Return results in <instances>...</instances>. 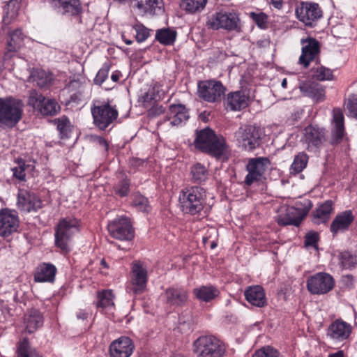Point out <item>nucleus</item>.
<instances>
[{
    "instance_id": "nucleus-3",
    "label": "nucleus",
    "mask_w": 357,
    "mask_h": 357,
    "mask_svg": "<svg viewBox=\"0 0 357 357\" xmlns=\"http://www.w3.org/2000/svg\"><path fill=\"white\" fill-rule=\"evenodd\" d=\"M24 105L21 100L13 98H0V127L11 128L22 119Z\"/></svg>"
},
{
    "instance_id": "nucleus-34",
    "label": "nucleus",
    "mask_w": 357,
    "mask_h": 357,
    "mask_svg": "<svg viewBox=\"0 0 357 357\" xmlns=\"http://www.w3.org/2000/svg\"><path fill=\"white\" fill-rule=\"evenodd\" d=\"M194 294L199 300L209 302L218 296L220 291L212 285H203L194 289Z\"/></svg>"
},
{
    "instance_id": "nucleus-12",
    "label": "nucleus",
    "mask_w": 357,
    "mask_h": 357,
    "mask_svg": "<svg viewBox=\"0 0 357 357\" xmlns=\"http://www.w3.org/2000/svg\"><path fill=\"white\" fill-rule=\"evenodd\" d=\"M111 236L119 240L130 241L134 237V230L130 220L124 216L114 219L107 225Z\"/></svg>"
},
{
    "instance_id": "nucleus-14",
    "label": "nucleus",
    "mask_w": 357,
    "mask_h": 357,
    "mask_svg": "<svg viewBox=\"0 0 357 357\" xmlns=\"http://www.w3.org/2000/svg\"><path fill=\"white\" fill-rule=\"evenodd\" d=\"M270 164L267 158H256L249 160L246 169L248 174L245 178V183L247 185H251L254 182L261 179L266 168Z\"/></svg>"
},
{
    "instance_id": "nucleus-41",
    "label": "nucleus",
    "mask_w": 357,
    "mask_h": 357,
    "mask_svg": "<svg viewBox=\"0 0 357 357\" xmlns=\"http://www.w3.org/2000/svg\"><path fill=\"white\" fill-rule=\"evenodd\" d=\"M114 295L112 290H104L98 294V301L96 306L98 307L105 308L114 305Z\"/></svg>"
},
{
    "instance_id": "nucleus-61",
    "label": "nucleus",
    "mask_w": 357,
    "mask_h": 357,
    "mask_svg": "<svg viewBox=\"0 0 357 357\" xmlns=\"http://www.w3.org/2000/svg\"><path fill=\"white\" fill-rule=\"evenodd\" d=\"M130 163L132 166L139 167V166L143 165V164L144 163V161L139 158H132L130 161Z\"/></svg>"
},
{
    "instance_id": "nucleus-36",
    "label": "nucleus",
    "mask_w": 357,
    "mask_h": 357,
    "mask_svg": "<svg viewBox=\"0 0 357 357\" xmlns=\"http://www.w3.org/2000/svg\"><path fill=\"white\" fill-rule=\"evenodd\" d=\"M177 33L170 28H162L157 30L155 39L162 45H171L176 40Z\"/></svg>"
},
{
    "instance_id": "nucleus-55",
    "label": "nucleus",
    "mask_w": 357,
    "mask_h": 357,
    "mask_svg": "<svg viewBox=\"0 0 357 357\" xmlns=\"http://www.w3.org/2000/svg\"><path fill=\"white\" fill-rule=\"evenodd\" d=\"M319 239V234L317 232L307 233L305 236V245L306 247H312L317 250V242Z\"/></svg>"
},
{
    "instance_id": "nucleus-49",
    "label": "nucleus",
    "mask_w": 357,
    "mask_h": 357,
    "mask_svg": "<svg viewBox=\"0 0 357 357\" xmlns=\"http://www.w3.org/2000/svg\"><path fill=\"white\" fill-rule=\"evenodd\" d=\"M136 32V40L138 43L145 41L149 36V29L141 23H137L133 26Z\"/></svg>"
},
{
    "instance_id": "nucleus-22",
    "label": "nucleus",
    "mask_w": 357,
    "mask_h": 357,
    "mask_svg": "<svg viewBox=\"0 0 357 357\" xmlns=\"http://www.w3.org/2000/svg\"><path fill=\"white\" fill-rule=\"evenodd\" d=\"M165 302L169 306L178 307L184 305L188 298L187 291L178 287L167 288L164 293Z\"/></svg>"
},
{
    "instance_id": "nucleus-64",
    "label": "nucleus",
    "mask_w": 357,
    "mask_h": 357,
    "mask_svg": "<svg viewBox=\"0 0 357 357\" xmlns=\"http://www.w3.org/2000/svg\"><path fill=\"white\" fill-rule=\"evenodd\" d=\"M111 79L114 82H118L119 79V73H112V75H111Z\"/></svg>"
},
{
    "instance_id": "nucleus-18",
    "label": "nucleus",
    "mask_w": 357,
    "mask_h": 357,
    "mask_svg": "<svg viewBox=\"0 0 357 357\" xmlns=\"http://www.w3.org/2000/svg\"><path fill=\"white\" fill-rule=\"evenodd\" d=\"M355 220V215L351 210H346L338 213L330 226L333 236L349 230Z\"/></svg>"
},
{
    "instance_id": "nucleus-29",
    "label": "nucleus",
    "mask_w": 357,
    "mask_h": 357,
    "mask_svg": "<svg viewBox=\"0 0 357 357\" xmlns=\"http://www.w3.org/2000/svg\"><path fill=\"white\" fill-rule=\"evenodd\" d=\"M56 273V268L52 264L43 263L36 268L34 280L39 282H52Z\"/></svg>"
},
{
    "instance_id": "nucleus-47",
    "label": "nucleus",
    "mask_w": 357,
    "mask_h": 357,
    "mask_svg": "<svg viewBox=\"0 0 357 357\" xmlns=\"http://www.w3.org/2000/svg\"><path fill=\"white\" fill-rule=\"evenodd\" d=\"M44 100L45 97L41 93L35 90L30 91L28 104L32 106L34 109H36L38 111L40 107L43 106L42 104Z\"/></svg>"
},
{
    "instance_id": "nucleus-8",
    "label": "nucleus",
    "mask_w": 357,
    "mask_h": 357,
    "mask_svg": "<svg viewBox=\"0 0 357 357\" xmlns=\"http://www.w3.org/2000/svg\"><path fill=\"white\" fill-rule=\"evenodd\" d=\"M148 281V271L146 264L141 261H135L131 264L130 283L128 289L134 294H142Z\"/></svg>"
},
{
    "instance_id": "nucleus-40",
    "label": "nucleus",
    "mask_w": 357,
    "mask_h": 357,
    "mask_svg": "<svg viewBox=\"0 0 357 357\" xmlns=\"http://www.w3.org/2000/svg\"><path fill=\"white\" fill-rule=\"evenodd\" d=\"M308 162V156L306 153L301 152L295 156L294 160L291 166V170L295 174L300 173L307 166Z\"/></svg>"
},
{
    "instance_id": "nucleus-5",
    "label": "nucleus",
    "mask_w": 357,
    "mask_h": 357,
    "mask_svg": "<svg viewBox=\"0 0 357 357\" xmlns=\"http://www.w3.org/2000/svg\"><path fill=\"white\" fill-rule=\"evenodd\" d=\"M79 230V221L77 218L67 217L61 219L55 231V243L62 251L68 252V243L72 236Z\"/></svg>"
},
{
    "instance_id": "nucleus-32",
    "label": "nucleus",
    "mask_w": 357,
    "mask_h": 357,
    "mask_svg": "<svg viewBox=\"0 0 357 357\" xmlns=\"http://www.w3.org/2000/svg\"><path fill=\"white\" fill-rule=\"evenodd\" d=\"M24 35L20 29H17L8 33L6 45V55L18 51L23 44Z\"/></svg>"
},
{
    "instance_id": "nucleus-51",
    "label": "nucleus",
    "mask_w": 357,
    "mask_h": 357,
    "mask_svg": "<svg viewBox=\"0 0 357 357\" xmlns=\"http://www.w3.org/2000/svg\"><path fill=\"white\" fill-rule=\"evenodd\" d=\"M252 357H278V352L271 347H264L257 350Z\"/></svg>"
},
{
    "instance_id": "nucleus-23",
    "label": "nucleus",
    "mask_w": 357,
    "mask_h": 357,
    "mask_svg": "<svg viewBox=\"0 0 357 357\" xmlns=\"http://www.w3.org/2000/svg\"><path fill=\"white\" fill-rule=\"evenodd\" d=\"M351 333V326L349 324L336 320L329 326L327 335L335 341L342 342L349 337Z\"/></svg>"
},
{
    "instance_id": "nucleus-6",
    "label": "nucleus",
    "mask_w": 357,
    "mask_h": 357,
    "mask_svg": "<svg viewBox=\"0 0 357 357\" xmlns=\"http://www.w3.org/2000/svg\"><path fill=\"white\" fill-rule=\"evenodd\" d=\"M234 137L238 147L246 151H252L260 145V130L255 126H241L235 132Z\"/></svg>"
},
{
    "instance_id": "nucleus-31",
    "label": "nucleus",
    "mask_w": 357,
    "mask_h": 357,
    "mask_svg": "<svg viewBox=\"0 0 357 357\" xmlns=\"http://www.w3.org/2000/svg\"><path fill=\"white\" fill-rule=\"evenodd\" d=\"M305 141L309 147L318 146L325 140V132L323 128L310 126L305 129Z\"/></svg>"
},
{
    "instance_id": "nucleus-10",
    "label": "nucleus",
    "mask_w": 357,
    "mask_h": 357,
    "mask_svg": "<svg viewBox=\"0 0 357 357\" xmlns=\"http://www.w3.org/2000/svg\"><path fill=\"white\" fill-rule=\"evenodd\" d=\"M307 290L314 295H323L335 287V280L329 273L319 272L309 277L306 282Z\"/></svg>"
},
{
    "instance_id": "nucleus-46",
    "label": "nucleus",
    "mask_w": 357,
    "mask_h": 357,
    "mask_svg": "<svg viewBox=\"0 0 357 357\" xmlns=\"http://www.w3.org/2000/svg\"><path fill=\"white\" fill-rule=\"evenodd\" d=\"M57 129L61 137H68L70 132V123L66 116H62L56 120Z\"/></svg>"
},
{
    "instance_id": "nucleus-2",
    "label": "nucleus",
    "mask_w": 357,
    "mask_h": 357,
    "mask_svg": "<svg viewBox=\"0 0 357 357\" xmlns=\"http://www.w3.org/2000/svg\"><path fill=\"white\" fill-rule=\"evenodd\" d=\"M178 199L181 210L184 213L196 215L199 213L206 205V192L201 187H187L181 191Z\"/></svg>"
},
{
    "instance_id": "nucleus-16",
    "label": "nucleus",
    "mask_w": 357,
    "mask_h": 357,
    "mask_svg": "<svg viewBox=\"0 0 357 357\" xmlns=\"http://www.w3.org/2000/svg\"><path fill=\"white\" fill-rule=\"evenodd\" d=\"M302 45L301 54L298 59V63L304 68H307L320 52L319 43L313 38L307 37L301 40Z\"/></svg>"
},
{
    "instance_id": "nucleus-44",
    "label": "nucleus",
    "mask_w": 357,
    "mask_h": 357,
    "mask_svg": "<svg viewBox=\"0 0 357 357\" xmlns=\"http://www.w3.org/2000/svg\"><path fill=\"white\" fill-rule=\"evenodd\" d=\"M340 262L344 268H351L357 264V256L349 252H344L340 255Z\"/></svg>"
},
{
    "instance_id": "nucleus-42",
    "label": "nucleus",
    "mask_w": 357,
    "mask_h": 357,
    "mask_svg": "<svg viewBox=\"0 0 357 357\" xmlns=\"http://www.w3.org/2000/svg\"><path fill=\"white\" fill-rule=\"evenodd\" d=\"M18 357H40V355L29 345L27 339H24L18 348Z\"/></svg>"
},
{
    "instance_id": "nucleus-7",
    "label": "nucleus",
    "mask_w": 357,
    "mask_h": 357,
    "mask_svg": "<svg viewBox=\"0 0 357 357\" xmlns=\"http://www.w3.org/2000/svg\"><path fill=\"white\" fill-rule=\"evenodd\" d=\"M225 91V87L218 80L210 79L198 82V96L207 102H220Z\"/></svg>"
},
{
    "instance_id": "nucleus-54",
    "label": "nucleus",
    "mask_w": 357,
    "mask_h": 357,
    "mask_svg": "<svg viewBox=\"0 0 357 357\" xmlns=\"http://www.w3.org/2000/svg\"><path fill=\"white\" fill-rule=\"evenodd\" d=\"M346 109L349 116L357 117V96H352L348 99L346 103Z\"/></svg>"
},
{
    "instance_id": "nucleus-50",
    "label": "nucleus",
    "mask_w": 357,
    "mask_h": 357,
    "mask_svg": "<svg viewBox=\"0 0 357 357\" xmlns=\"http://www.w3.org/2000/svg\"><path fill=\"white\" fill-rule=\"evenodd\" d=\"M184 3L188 11L195 13L204 8L206 0H184Z\"/></svg>"
},
{
    "instance_id": "nucleus-53",
    "label": "nucleus",
    "mask_w": 357,
    "mask_h": 357,
    "mask_svg": "<svg viewBox=\"0 0 357 357\" xmlns=\"http://www.w3.org/2000/svg\"><path fill=\"white\" fill-rule=\"evenodd\" d=\"M109 70V66L107 63H104L102 67L97 73V75L94 79V83L98 85H101L107 78Z\"/></svg>"
},
{
    "instance_id": "nucleus-13",
    "label": "nucleus",
    "mask_w": 357,
    "mask_h": 357,
    "mask_svg": "<svg viewBox=\"0 0 357 357\" xmlns=\"http://www.w3.org/2000/svg\"><path fill=\"white\" fill-rule=\"evenodd\" d=\"M20 226L18 213L15 210L0 209V236L8 237L16 232Z\"/></svg>"
},
{
    "instance_id": "nucleus-62",
    "label": "nucleus",
    "mask_w": 357,
    "mask_h": 357,
    "mask_svg": "<svg viewBox=\"0 0 357 357\" xmlns=\"http://www.w3.org/2000/svg\"><path fill=\"white\" fill-rule=\"evenodd\" d=\"M272 5L277 9H280L282 6V0H271Z\"/></svg>"
},
{
    "instance_id": "nucleus-59",
    "label": "nucleus",
    "mask_w": 357,
    "mask_h": 357,
    "mask_svg": "<svg viewBox=\"0 0 357 357\" xmlns=\"http://www.w3.org/2000/svg\"><path fill=\"white\" fill-rule=\"evenodd\" d=\"M76 317L78 319H82V320H85L88 318L89 317V313L86 312L85 310H79L77 313H76Z\"/></svg>"
},
{
    "instance_id": "nucleus-52",
    "label": "nucleus",
    "mask_w": 357,
    "mask_h": 357,
    "mask_svg": "<svg viewBox=\"0 0 357 357\" xmlns=\"http://www.w3.org/2000/svg\"><path fill=\"white\" fill-rule=\"evenodd\" d=\"M130 181L127 178L120 181L114 187L116 194L121 197H125L129 193Z\"/></svg>"
},
{
    "instance_id": "nucleus-33",
    "label": "nucleus",
    "mask_w": 357,
    "mask_h": 357,
    "mask_svg": "<svg viewBox=\"0 0 357 357\" xmlns=\"http://www.w3.org/2000/svg\"><path fill=\"white\" fill-rule=\"evenodd\" d=\"M26 331L32 333L43 324V317L38 310H31L25 318Z\"/></svg>"
},
{
    "instance_id": "nucleus-20",
    "label": "nucleus",
    "mask_w": 357,
    "mask_h": 357,
    "mask_svg": "<svg viewBox=\"0 0 357 357\" xmlns=\"http://www.w3.org/2000/svg\"><path fill=\"white\" fill-rule=\"evenodd\" d=\"M310 208L301 209L294 206L288 207L284 215H278V223L280 225L299 226Z\"/></svg>"
},
{
    "instance_id": "nucleus-1",
    "label": "nucleus",
    "mask_w": 357,
    "mask_h": 357,
    "mask_svg": "<svg viewBox=\"0 0 357 357\" xmlns=\"http://www.w3.org/2000/svg\"><path fill=\"white\" fill-rule=\"evenodd\" d=\"M195 146L202 152L220 158L227 151L225 139L209 128L197 131Z\"/></svg>"
},
{
    "instance_id": "nucleus-24",
    "label": "nucleus",
    "mask_w": 357,
    "mask_h": 357,
    "mask_svg": "<svg viewBox=\"0 0 357 357\" xmlns=\"http://www.w3.org/2000/svg\"><path fill=\"white\" fill-rule=\"evenodd\" d=\"M188 118V112L185 105H172L169 106L165 121H169V124L172 126H181L186 122Z\"/></svg>"
},
{
    "instance_id": "nucleus-37",
    "label": "nucleus",
    "mask_w": 357,
    "mask_h": 357,
    "mask_svg": "<svg viewBox=\"0 0 357 357\" xmlns=\"http://www.w3.org/2000/svg\"><path fill=\"white\" fill-rule=\"evenodd\" d=\"M190 176L194 183H201L208 178V172L203 165L197 163L191 167Z\"/></svg>"
},
{
    "instance_id": "nucleus-15",
    "label": "nucleus",
    "mask_w": 357,
    "mask_h": 357,
    "mask_svg": "<svg viewBox=\"0 0 357 357\" xmlns=\"http://www.w3.org/2000/svg\"><path fill=\"white\" fill-rule=\"evenodd\" d=\"M238 17L234 13H218L208 21V27L213 29L235 30L238 27Z\"/></svg>"
},
{
    "instance_id": "nucleus-43",
    "label": "nucleus",
    "mask_w": 357,
    "mask_h": 357,
    "mask_svg": "<svg viewBox=\"0 0 357 357\" xmlns=\"http://www.w3.org/2000/svg\"><path fill=\"white\" fill-rule=\"evenodd\" d=\"M313 77L319 81L332 80L333 79V71L324 66H318L312 69Z\"/></svg>"
},
{
    "instance_id": "nucleus-19",
    "label": "nucleus",
    "mask_w": 357,
    "mask_h": 357,
    "mask_svg": "<svg viewBox=\"0 0 357 357\" xmlns=\"http://www.w3.org/2000/svg\"><path fill=\"white\" fill-rule=\"evenodd\" d=\"M134 348L135 346L131 339L123 336L111 343L109 354L111 357H130Z\"/></svg>"
},
{
    "instance_id": "nucleus-28",
    "label": "nucleus",
    "mask_w": 357,
    "mask_h": 357,
    "mask_svg": "<svg viewBox=\"0 0 357 357\" xmlns=\"http://www.w3.org/2000/svg\"><path fill=\"white\" fill-rule=\"evenodd\" d=\"M344 118L342 112L339 108L333 110L332 136L335 142H339L344 135Z\"/></svg>"
},
{
    "instance_id": "nucleus-27",
    "label": "nucleus",
    "mask_w": 357,
    "mask_h": 357,
    "mask_svg": "<svg viewBox=\"0 0 357 357\" xmlns=\"http://www.w3.org/2000/svg\"><path fill=\"white\" fill-rule=\"evenodd\" d=\"M249 103V96L244 91H237L229 93L226 98L227 108L239 111L245 108Z\"/></svg>"
},
{
    "instance_id": "nucleus-4",
    "label": "nucleus",
    "mask_w": 357,
    "mask_h": 357,
    "mask_svg": "<svg viewBox=\"0 0 357 357\" xmlns=\"http://www.w3.org/2000/svg\"><path fill=\"white\" fill-rule=\"evenodd\" d=\"M193 351L197 357H223L225 347L214 336L204 335L195 341Z\"/></svg>"
},
{
    "instance_id": "nucleus-26",
    "label": "nucleus",
    "mask_w": 357,
    "mask_h": 357,
    "mask_svg": "<svg viewBox=\"0 0 357 357\" xmlns=\"http://www.w3.org/2000/svg\"><path fill=\"white\" fill-rule=\"evenodd\" d=\"M51 4L63 15H78L82 13L79 0H52Z\"/></svg>"
},
{
    "instance_id": "nucleus-30",
    "label": "nucleus",
    "mask_w": 357,
    "mask_h": 357,
    "mask_svg": "<svg viewBox=\"0 0 357 357\" xmlns=\"http://www.w3.org/2000/svg\"><path fill=\"white\" fill-rule=\"evenodd\" d=\"M245 296L248 302L257 307H261L266 303L264 289L258 285L248 287L245 291Z\"/></svg>"
},
{
    "instance_id": "nucleus-25",
    "label": "nucleus",
    "mask_w": 357,
    "mask_h": 357,
    "mask_svg": "<svg viewBox=\"0 0 357 357\" xmlns=\"http://www.w3.org/2000/svg\"><path fill=\"white\" fill-rule=\"evenodd\" d=\"M299 89L305 96L310 97L317 102H322L325 99V89L319 83L303 82L300 84Z\"/></svg>"
},
{
    "instance_id": "nucleus-60",
    "label": "nucleus",
    "mask_w": 357,
    "mask_h": 357,
    "mask_svg": "<svg viewBox=\"0 0 357 357\" xmlns=\"http://www.w3.org/2000/svg\"><path fill=\"white\" fill-rule=\"evenodd\" d=\"M178 328L181 331H184V332L190 331L191 330L190 323V322H188V323H186V322L181 323L180 325H179Z\"/></svg>"
},
{
    "instance_id": "nucleus-57",
    "label": "nucleus",
    "mask_w": 357,
    "mask_h": 357,
    "mask_svg": "<svg viewBox=\"0 0 357 357\" xmlns=\"http://www.w3.org/2000/svg\"><path fill=\"white\" fill-rule=\"evenodd\" d=\"M152 93L155 95L156 100H160L165 97V91L162 89V86L159 83H155L150 88Z\"/></svg>"
},
{
    "instance_id": "nucleus-39",
    "label": "nucleus",
    "mask_w": 357,
    "mask_h": 357,
    "mask_svg": "<svg viewBox=\"0 0 357 357\" xmlns=\"http://www.w3.org/2000/svg\"><path fill=\"white\" fill-rule=\"evenodd\" d=\"M34 168L33 164H26V162L22 159L17 160V166L12 168L13 176L20 181H25L26 173L25 171L30 169L32 170Z\"/></svg>"
},
{
    "instance_id": "nucleus-45",
    "label": "nucleus",
    "mask_w": 357,
    "mask_h": 357,
    "mask_svg": "<svg viewBox=\"0 0 357 357\" xmlns=\"http://www.w3.org/2000/svg\"><path fill=\"white\" fill-rule=\"evenodd\" d=\"M33 81L40 87H43L49 84L52 79L50 75L43 70H36L32 74Z\"/></svg>"
},
{
    "instance_id": "nucleus-9",
    "label": "nucleus",
    "mask_w": 357,
    "mask_h": 357,
    "mask_svg": "<svg viewBox=\"0 0 357 357\" xmlns=\"http://www.w3.org/2000/svg\"><path fill=\"white\" fill-rule=\"evenodd\" d=\"M97 103L91 108L93 121L100 130H105L117 119L118 111L109 102Z\"/></svg>"
},
{
    "instance_id": "nucleus-58",
    "label": "nucleus",
    "mask_w": 357,
    "mask_h": 357,
    "mask_svg": "<svg viewBox=\"0 0 357 357\" xmlns=\"http://www.w3.org/2000/svg\"><path fill=\"white\" fill-rule=\"evenodd\" d=\"M144 103H149L152 100L157 101L155 95L152 93L151 89H149L142 96Z\"/></svg>"
},
{
    "instance_id": "nucleus-35",
    "label": "nucleus",
    "mask_w": 357,
    "mask_h": 357,
    "mask_svg": "<svg viewBox=\"0 0 357 357\" xmlns=\"http://www.w3.org/2000/svg\"><path fill=\"white\" fill-rule=\"evenodd\" d=\"M333 211V202L327 200L320 205L314 212V222L317 224L325 222L330 218Z\"/></svg>"
},
{
    "instance_id": "nucleus-17",
    "label": "nucleus",
    "mask_w": 357,
    "mask_h": 357,
    "mask_svg": "<svg viewBox=\"0 0 357 357\" xmlns=\"http://www.w3.org/2000/svg\"><path fill=\"white\" fill-rule=\"evenodd\" d=\"M17 204L20 210L27 213L42 208L41 199L34 192L26 190H19Z\"/></svg>"
},
{
    "instance_id": "nucleus-56",
    "label": "nucleus",
    "mask_w": 357,
    "mask_h": 357,
    "mask_svg": "<svg viewBox=\"0 0 357 357\" xmlns=\"http://www.w3.org/2000/svg\"><path fill=\"white\" fill-rule=\"evenodd\" d=\"M250 16L256 24L261 28L265 27L267 22V16L263 13H251Z\"/></svg>"
},
{
    "instance_id": "nucleus-11",
    "label": "nucleus",
    "mask_w": 357,
    "mask_h": 357,
    "mask_svg": "<svg viewBox=\"0 0 357 357\" xmlns=\"http://www.w3.org/2000/svg\"><path fill=\"white\" fill-rule=\"evenodd\" d=\"M297 19L305 26L312 27L322 17V10L318 3L301 2L295 9Z\"/></svg>"
},
{
    "instance_id": "nucleus-21",
    "label": "nucleus",
    "mask_w": 357,
    "mask_h": 357,
    "mask_svg": "<svg viewBox=\"0 0 357 357\" xmlns=\"http://www.w3.org/2000/svg\"><path fill=\"white\" fill-rule=\"evenodd\" d=\"M133 8L142 15H158L163 11L162 0H132Z\"/></svg>"
},
{
    "instance_id": "nucleus-63",
    "label": "nucleus",
    "mask_w": 357,
    "mask_h": 357,
    "mask_svg": "<svg viewBox=\"0 0 357 357\" xmlns=\"http://www.w3.org/2000/svg\"><path fill=\"white\" fill-rule=\"evenodd\" d=\"M328 357H344L343 351H338L336 353L330 354Z\"/></svg>"
},
{
    "instance_id": "nucleus-48",
    "label": "nucleus",
    "mask_w": 357,
    "mask_h": 357,
    "mask_svg": "<svg viewBox=\"0 0 357 357\" xmlns=\"http://www.w3.org/2000/svg\"><path fill=\"white\" fill-rule=\"evenodd\" d=\"M133 206L138 210L147 212L150 209L149 201L142 195H135L132 202Z\"/></svg>"
},
{
    "instance_id": "nucleus-38",
    "label": "nucleus",
    "mask_w": 357,
    "mask_h": 357,
    "mask_svg": "<svg viewBox=\"0 0 357 357\" xmlns=\"http://www.w3.org/2000/svg\"><path fill=\"white\" fill-rule=\"evenodd\" d=\"M38 112L43 115L54 116L60 111V106L58 102L53 99H46L42 104Z\"/></svg>"
}]
</instances>
